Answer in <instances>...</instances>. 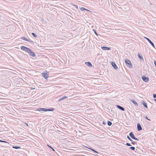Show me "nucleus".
<instances>
[{"mask_svg": "<svg viewBox=\"0 0 156 156\" xmlns=\"http://www.w3.org/2000/svg\"><path fill=\"white\" fill-rule=\"evenodd\" d=\"M67 98V97H66V96H64L60 98L59 99V100H58V101L60 102V101H62L64 100V99L66 98Z\"/></svg>", "mask_w": 156, "mask_h": 156, "instance_id": "obj_12", "label": "nucleus"}, {"mask_svg": "<svg viewBox=\"0 0 156 156\" xmlns=\"http://www.w3.org/2000/svg\"><path fill=\"white\" fill-rule=\"evenodd\" d=\"M101 48L104 50H111V49L110 47H108L106 46H102L101 47Z\"/></svg>", "mask_w": 156, "mask_h": 156, "instance_id": "obj_7", "label": "nucleus"}, {"mask_svg": "<svg viewBox=\"0 0 156 156\" xmlns=\"http://www.w3.org/2000/svg\"><path fill=\"white\" fill-rule=\"evenodd\" d=\"M86 65L89 67H92V65L91 63L89 62H86L85 63Z\"/></svg>", "mask_w": 156, "mask_h": 156, "instance_id": "obj_14", "label": "nucleus"}, {"mask_svg": "<svg viewBox=\"0 0 156 156\" xmlns=\"http://www.w3.org/2000/svg\"><path fill=\"white\" fill-rule=\"evenodd\" d=\"M154 63L155 66L156 67V61L155 60H154Z\"/></svg>", "mask_w": 156, "mask_h": 156, "instance_id": "obj_38", "label": "nucleus"}, {"mask_svg": "<svg viewBox=\"0 0 156 156\" xmlns=\"http://www.w3.org/2000/svg\"><path fill=\"white\" fill-rule=\"evenodd\" d=\"M86 147L88 149H89L90 150H91V149H93L90 148V147Z\"/></svg>", "mask_w": 156, "mask_h": 156, "instance_id": "obj_39", "label": "nucleus"}, {"mask_svg": "<svg viewBox=\"0 0 156 156\" xmlns=\"http://www.w3.org/2000/svg\"><path fill=\"white\" fill-rule=\"evenodd\" d=\"M131 144L133 145L135 144L136 143V142L135 141H134L133 140V141H131Z\"/></svg>", "mask_w": 156, "mask_h": 156, "instance_id": "obj_33", "label": "nucleus"}, {"mask_svg": "<svg viewBox=\"0 0 156 156\" xmlns=\"http://www.w3.org/2000/svg\"><path fill=\"white\" fill-rule=\"evenodd\" d=\"M129 136L130 137L133 139L135 137L133 133L132 132L129 133Z\"/></svg>", "mask_w": 156, "mask_h": 156, "instance_id": "obj_13", "label": "nucleus"}, {"mask_svg": "<svg viewBox=\"0 0 156 156\" xmlns=\"http://www.w3.org/2000/svg\"><path fill=\"white\" fill-rule=\"evenodd\" d=\"M125 62L126 64L128 67L129 68H132L133 67V65L130 61L128 59L126 58L125 60Z\"/></svg>", "mask_w": 156, "mask_h": 156, "instance_id": "obj_2", "label": "nucleus"}, {"mask_svg": "<svg viewBox=\"0 0 156 156\" xmlns=\"http://www.w3.org/2000/svg\"><path fill=\"white\" fill-rule=\"evenodd\" d=\"M0 142L4 143H6L7 144H8V143L7 142H6V141H3V140H0Z\"/></svg>", "mask_w": 156, "mask_h": 156, "instance_id": "obj_28", "label": "nucleus"}, {"mask_svg": "<svg viewBox=\"0 0 156 156\" xmlns=\"http://www.w3.org/2000/svg\"><path fill=\"white\" fill-rule=\"evenodd\" d=\"M98 38H101L102 36L100 34H98Z\"/></svg>", "mask_w": 156, "mask_h": 156, "instance_id": "obj_36", "label": "nucleus"}, {"mask_svg": "<svg viewBox=\"0 0 156 156\" xmlns=\"http://www.w3.org/2000/svg\"><path fill=\"white\" fill-rule=\"evenodd\" d=\"M103 124L104 125H106V123L104 121H103Z\"/></svg>", "mask_w": 156, "mask_h": 156, "instance_id": "obj_42", "label": "nucleus"}, {"mask_svg": "<svg viewBox=\"0 0 156 156\" xmlns=\"http://www.w3.org/2000/svg\"><path fill=\"white\" fill-rule=\"evenodd\" d=\"M21 49L22 50L27 52L32 57H34L36 56L35 53L32 51L31 50L30 48L24 46H22L21 47Z\"/></svg>", "mask_w": 156, "mask_h": 156, "instance_id": "obj_1", "label": "nucleus"}, {"mask_svg": "<svg viewBox=\"0 0 156 156\" xmlns=\"http://www.w3.org/2000/svg\"><path fill=\"white\" fill-rule=\"evenodd\" d=\"M80 9L82 11H84L85 10H87L84 7H81L80 8Z\"/></svg>", "mask_w": 156, "mask_h": 156, "instance_id": "obj_26", "label": "nucleus"}, {"mask_svg": "<svg viewBox=\"0 0 156 156\" xmlns=\"http://www.w3.org/2000/svg\"><path fill=\"white\" fill-rule=\"evenodd\" d=\"M145 39H149L148 38H147V37H144Z\"/></svg>", "mask_w": 156, "mask_h": 156, "instance_id": "obj_43", "label": "nucleus"}, {"mask_svg": "<svg viewBox=\"0 0 156 156\" xmlns=\"http://www.w3.org/2000/svg\"><path fill=\"white\" fill-rule=\"evenodd\" d=\"M115 113V112H114V110L111 109H110V111H109V114H111V115H114Z\"/></svg>", "mask_w": 156, "mask_h": 156, "instance_id": "obj_16", "label": "nucleus"}, {"mask_svg": "<svg viewBox=\"0 0 156 156\" xmlns=\"http://www.w3.org/2000/svg\"><path fill=\"white\" fill-rule=\"evenodd\" d=\"M116 106L118 108H119V109L122 111H125V108L123 107L120 105H116Z\"/></svg>", "mask_w": 156, "mask_h": 156, "instance_id": "obj_9", "label": "nucleus"}, {"mask_svg": "<svg viewBox=\"0 0 156 156\" xmlns=\"http://www.w3.org/2000/svg\"><path fill=\"white\" fill-rule=\"evenodd\" d=\"M42 22H44V20L43 19H42Z\"/></svg>", "mask_w": 156, "mask_h": 156, "instance_id": "obj_44", "label": "nucleus"}, {"mask_svg": "<svg viewBox=\"0 0 156 156\" xmlns=\"http://www.w3.org/2000/svg\"><path fill=\"white\" fill-rule=\"evenodd\" d=\"M107 124L109 126H111L112 125V122L109 121H108L107 122Z\"/></svg>", "mask_w": 156, "mask_h": 156, "instance_id": "obj_22", "label": "nucleus"}, {"mask_svg": "<svg viewBox=\"0 0 156 156\" xmlns=\"http://www.w3.org/2000/svg\"><path fill=\"white\" fill-rule=\"evenodd\" d=\"M138 57L140 59V60L142 61H144V59L143 58L142 55H140L139 53L138 54Z\"/></svg>", "mask_w": 156, "mask_h": 156, "instance_id": "obj_11", "label": "nucleus"}, {"mask_svg": "<svg viewBox=\"0 0 156 156\" xmlns=\"http://www.w3.org/2000/svg\"><path fill=\"white\" fill-rule=\"evenodd\" d=\"M74 5L76 9H77L78 8V6L77 5Z\"/></svg>", "mask_w": 156, "mask_h": 156, "instance_id": "obj_40", "label": "nucleus"}, {"mask_svg": "<svg viewBox=\"0 0 156 156\" xmlns=\"http://www.w3.org/2000/svg\"><path fill=\"white\" fill-rule=\"evenodd\" d=\"M136 150L137 151V149H136Z\"/></svg>", "mask_w": 156, "mask_h": 156, "instance_id": "obj_46", "label": "nucleus"}, {"mask_svg": "<svg viewBox=\"0 0 156 156\" xmlns=\"http://www.w3.org/2000/svg\"><path fill=\"white\" fill-rule=\"evenodd\" d=\"M91 150L92 151H93L94 152L98 154V152H97V151H96L94 149H91Z\"/></svg>", "mask_w": 156, "mask_h": 156, "instance_id": "obj_31", "label": "nucleus"}, {"mask_svg": "<svg viewBox=\"0 0 156 156\" xmlns=\"http://www.w3.org/2000/svg\"><path fill=\"white\" fill-rule=\"evenodd\" d=\"M93 31L94 32L95 34L97 36H98V34L96 30H95L94 29H93Z\"/></svg>", "mask_w": 156, "mask_h": 156, "instance_id": "obj_23", "label": "nucleus"}, {"mask_svg": "<svg viewBox=\"0 0 156 156\" xmlns=\"http://www.w3.org/2000/svg\"><path fill=\"white\" fill-rule=\"evenodd\" d=\"M145 118L146 119H147V120H149V121H151V119H148V117H147V116H146L145 117Z\"/></svg>", "mask_w": 156, "mask_h": 156, "instance_id": "obj_37", "label": "nucleus"}, {"mask_svg": "<svg viewBox=\"0 0 156 156\" xmlns=\"http://www.w3.org/2000/svg\"><path fill=\"white\" fill-rule=\"evenodd\" d=\"M54 110V109L53 108H48V111H53Z\"/></svg>", "mask_w": 156, "mask_h": 156, "instance_id": "obj_21", "label": "nucleus"}, {"mask_svg": "<svg viewBox=\"0 0 156 156\" xmlns=\"http://www.w3.org/2000/svg\"><path fill=\"white\" fill-rule=\"evenodd\" d=\"M133 139L135 140H137V141H139V139H138L137 138L135 137Z\"/></svg>", "mask_w": 156, "mask_h": 156, "instance_id": "obj_35", "label": "nucleus"}, {"mask_svg": "<svg viewBox=\"0 0 156 156\" xmlns=\"http://www.w3.org/2000/svg\"><path fill=\"white\" fill-rule=\"evenodd\" d=\"M37 110L38 111L47 112L48 111V108H39L37 109Z\"/></svg>", "mask_w": 156, "mask_h": 156, "instance_id": "obj_6", "label": "nucleus"}, {"mask_svg": "<svg viewBox=\"0 0 156 156\" xmlns=\"http://www.w3.org/2000/svg\"><path fill=\"white\" fill-rule=\"evenodd\" d=\"M105 111H106V113L107 114H108L109 113L110 109H109L108 108H107Z\"/></svg>", "mask_w": 156, "mask_h": 156, "instance_id": "obj_24", "label": "nucleus"}, {"mask_svg": "<svg viewBox=\"0 0 156 156\" xmlns=\"http://www.w3.org/2000/svg\"><path fill=\"white\" fill-rule=\"evenodd\" d=\"M148 42L151 45L155 48V46L153 43L151 41V40H147Z\"/></svg>", "mask_w": 156, "mask_h": 156, "instance_id": "obj_15", "label": "nucleus"}, {"mask_svg": "<svg viewBox=\"0 0 156 156\" xmlns=\"http://www.w3.org/2000/svg\"><path fill=\"white\" fill-rule=\"evenodd\" d=\"M21 39H27V38H26L25 37H22L21 38Z\"/></svg>", "mask_w": 156, "mask_h": 156, "instance_id": "obj_41", "label": "nucleus"}, {"mask_svg": "<svg viewBox=\"0 0 156 156\" xmlns=\"http://www.w3.org/2000/svg\"><path fill=\"white\" fill-rule=\"evenodd\" d=\"M42 75L45 79H47L49 77L48 74L47 73H42Z\"/></svg>", "mask_w": 156, "mask_h": 156, "instance_id": "obj_4", "label": "nucleus"}, {"mask_svg": "<svg viewBox=\"0 0 156 156\" xmlns=\"http://www.w3.org/2000/svg\"><path fill=\"white\" fill-rule=\"evenodd\" d=\"M142 79L146 83L148 82L149 80L148 77H146L144 76H142Z\"/></svg>", "mask_w": 156, "mask_h": 156, "instance_id": "obj_3", "label": "nucleus"}, {"mask_svg": "<svg viewBox=\"0 0 156 156\" xmlns=\"http://www.w3.org/2000/svg\"><path fill=\"white\" fill-rule=\"evenodd\" d=\"M125 144L126 145L129 146H131V144H129V143H127Z\"/></svg>", "mask_w": 156, "mask_h": 156, "instance_id": "obj_30", "label": "nucleus"}, {"mask_svg": "<svg viewBox=\"0 0 156 156\" xmlns=\"http://www.w3.org/2000/svg\"><path fill=\"white\" fill-rule=\"evenodd\" d=\"M153 98H156V94H153Z\"/></svg>", "mask_w": 156, "mask_h": 156, "instance_id": "obj_32", "label": "nucleus"}, {"mask_svg": "<svg viewBox=\"0 0 156 156\" xmlns=\"http://www.w3.org/2000/svg\"><path fill=\"white\" fill-rule=\"evenodd\" d=\"M47 145L49 147L51 148V149L53 151H55V150L51 146H50V145H49L48 144Z\"/></svg>", "mask_w": 156, "mask_h": 156, "instance_id": "obj_29", "label": "nucleus"}, {"mask_svg": "<svg viewBox=\"0 0 156 156\" xmlns=\"http://www.w3.org/2000/svg\"><path fill=\"white\" fill-rule=\"evenodd\" d=\"M154 100L155 101H156V99H154Z\"/></svg>", "mask_w": 156, "mask_h": 156, "instance_id": "obj_45", "label": "nucleus"}, {"mask_svg": "<svg viewBox=\"0 0 156 156\" xmlns=\"http://www.w3.org/2000/svg\"><path fill=\"white\" fill-rule=\"evenodd\" d=\"M129 148L133 151H134L135 149V147H130Z\"/></svg>", "mask_w": 156, "mask_h": 156, "instance_id": "obj_27", "label": "nucleus"}, {"mask_svg": "<svg viewBox=\"0 0 156 156\" xmlns=\"http://www.w3.org/2000/svg\"><path fill=\"white\" fill-rule=\"evenodd\" d=\"M9 144L8 143V144H7L6 143H5V144L3 145L4 146H5V147H7L8 146V145H9Z\"/></svg>", "mask_w": 156, "mask_h": 156, "instance_id": "obj_34", "label": "nucleus"}, {"mask_svg": "<svg viewBox=\"0 0 156 156\" xmlns=\"http://www.w3.org/2000/svg\"><path fill=\"white\" fill-rule=\"evenodd\" d=\"M12 148H13L15 149H19L21 148V147H20L17 146H12Z\"/></svg>", "mask_w": 156, "mask_h": 156, "instance_id": "obj_18", "label": "nucleus"}, {"mask_svg": "<svg viewBox=\"0 0 156 156\" xmlns=\"http://www.w3.org/2000/svg\"><path fill=\"white\" fill-rule=\"evenodd\" d=\"M137 129L138 131H140L142 130V127L140 123H138L137 124Z\"/></svg>", "mask_w": 156, "mask_h": 156, "instance_id": "obj_8", "label": "nucleus"}, {"mask_svg": "<svg viewBox=\"0 0 156 156\" xmlns=\"http://www.w3.org/2000/svg\"><path fill=\"white\" fill-rule=\"evenodd\" d=\"M111 64L113 67V68L115 69H118V68L115 63L114 62H111Z\"/></svg>", "mask_w": 156, "mask_h": 156, "instance_id": "obj_5", "label": "nucleus"}, {"mask_svg": "<svg viewBox=\"0 0 156 156\" xmlns=\"http://www.w3.org/2000/svg\"><path fill=\"white\" fill-rule=\"evenodd\" d=\"M0 44H3L2 43H0Z\"/></svg>", "mask_w": 156, "mask_h": 156, "instance_id": "obj_47", "label": "nucleus"}, {"mask_svg": "<svg viewBox=\"0 0 156 156\" xmlns=\"http://www.w3.org/2000/svg\"><path fill=\"white\" fill-rule=\"evenodd\" d=\"M131 101L135 105V106L138 105L137 103L135 100H131Z\"/></svg>", "mask_w": 156, "mask_h": 156, "instance_id": "obj_17", "label": "nucleus"}, {"mask_svg": "<svg viewBox=\"0 0 156 156\" xmlns=\"http://www.w3.org/2000/svg\"><path fill=\"white\" fill-rule=\"evenodd\" d=\"M141 103L146 108H148L147 103L144 101H142Z\"/></svg>", "mask_w": 156, "mask_h": 156, "instance_id": "obj_10", "label": "nucleus"}, {"mask_svg": "<svg viewBox=\"0 0 156 156\" xmlns=\"http://www.w3.org/2000/svg\"><path fill=\"white\" fill-rule=\"evenodd\" d=\"M127 138L131 141H133V140L130 138V137L128 136H127Z\"/></svg>", "mask_w": 156, "mask_h": 156, "instance_id": "obj_25", "label": "nucleus"}, {"mask_svg": "<svg viewBox=\"0 0 156 156\" xmlns=\"http://www.w3.org/2000/svg\"><path fill=\"white\" fill-rule=\"evenodd\" d=\"M31 34L34 38H36L37 37V34L34 33H32Z\"/></svg>", "mask_w": 156, "mask_h": 156, "instance_id": "obj_20", "label": "nucleus"}, {"mask_svg": "<svg viewBox=\"0 0 156 156\" xmlns=\"http://www.w3.org/2000/svg\"><path fill=\"white\" fill-rule=\"evenodd\" d=\"M24 40L30 42L31 43L34 44V42L32 41L31 40Z\"/></svg>", "mask_w": 156, "mask_h": 156, "instance_id": "obj_19", "label": "nucleus"}]
</instances>
